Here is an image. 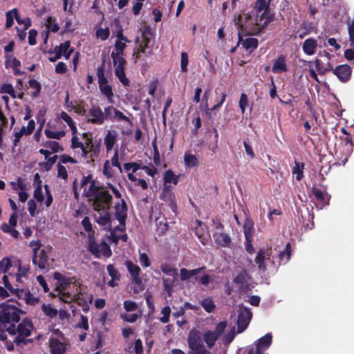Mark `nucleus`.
<instances>
[{
  "label": "nucleus",
  "mask_w": 354,
  "mask_h": 354,
  "mask_svg": "<svg viewBox=\"0 0 354 354\" xmlns=\"http://www.w3.org/2000/svg\"><path fill=\"white\" fill-rule=\"evenodd\" d=\"M127 207L124 199H121V203L115 206V216L119 221L117 229L124 232L125 230V221L127 216Z\"/></svg>",
  "instance_id": "16"
},
{
  "label": "nucleus",
  "mask_w": 354,
  "mask_h": 354,
  "mask_svg": "<svg viewBox=\"0 0 354 354\" xmlns=\"http://www.w3.org/2000/svg\"><path fill=\"white\" fill-rule=\"evenodd\" d=\"M241 42L243 47L248 51L250 53L253 52L258 46V40L256 38H246L245 39H242L241 37V34L239 33V41L238 44Z\"/></svg>",
  "instance_id": "30"
},
{
  "label": "nucleus",
  "mask_w": 354,
  "mask_h": 354,
  "mask_svg": "<svg viewBox=\"0 0 354 354\" xmlns=\"http://www.w3.org/2000/svg\"><path fill=\"white\" fill-rule=\"evenodd\" d=\"M59 336L50 337L49 339V347L50 354H63L66 352L68 345V340L63 334L57 330Z\"/></svg>",
  "instance_id": "10"
},
{
  "label": "nucleus",
  "mask_w": 354,
  "mask_h": 354,
  "mask_svg": "<svg viewBox=\"0 0 354 354\" xmlns=\"http://www.w3.org/2000/svg\"><path fill=\"white\" fill-rule=\"evenodd\" d=\"M19 320V309L9 304L0 306V324H11Z\"/></svg>",
  "instance_id": "7"
},
{
  "label": "nucleus",
  "mask_w": 354,
  "mask_h": 354,
  "mask_svg": "<svg viewBox=\"0 0 354 354\" xmlns=\"http://www.w3.org/2000/svg\"><path fill=\"white\" fill-rule=\"evenodd\" d=\"M252 314L248 308L245 307L240 308L237 321L239 333H242L247 328L252 318Z\"/></svg>",
  "instance_id": "20"
},
{
  "label": "nucleus",
  "mask_w": 354,
  "mask_h": 354,
  "mask_svg": "<svg viewBox=\"0 0 354 354\" xmlns=\"http://www.w3.org/2000/svg\"><path fill=\"white\" fill-rule=\"evenodd\" d=\"M188 55L186 53L183 52L181 53V60H180V68L183 72H186L187 71V67L188 65Z\"/></svg>",
  "instance_id": "64"
},
{
  "label": "nucleus",
  "mask_w": 354,
  "mask_h": 354,
  "mask_svg": "<svg viewBox=\"0 0 354 354\" xmlns=\"http://www.w3.org/2000/svg\"><path fill=\"white\" fill-rule=\"evenodd\" d=\"M304 168V164L295 161V166L292 169V174H296V179L301 180L303 178V171Z\"/></svg>",
  "instance_id": "45"
},
{
  "label": "nucleus",
  "mask_w": 354,
  "mask_h": 354,
  "mask_svg": "<svg viewBox=\"0 0 354 354\" xmlns=\"http://www.w3.org/2000/svg\"><path fill=\"white\" fill-rule=\"evenodd\" d=\"M18 187L21 189V191L19 192V199L21 202L24 203L28 197V194L24 190V185L21 180V179L18 180Z\"/></svg>",
  "instance_id": "57"
},
{
  "label": "nucleus",
  "mask_w": 354,
  "mask_h": 354,
  "mask_svg": "<svg viewBox=\"0 0 354 354\" xmlns=\"http://www.w3.org/2000/svg\"><path fill=\"white\" fill-rule=\"evenodd\" d=\"M214 238L217 243L223 246L227 245L230 242V238L229 236L221 231L216 232L214 234Z\"/></svg>",
  "instance_id": "38"
},
{
  "label": "nucleus",
  "mask_w": 354,
  "mask_h": 354,
  "mask_svg": "<svg viewBox=\"0 0 354 354\" xmlns=\"http://www.w3.org/2000/svg\"><path fill=\"white\" fill-rule=\"evenodd\" d=\"M35 127V122L33 120H30L28 122V125L26 127H22L21 130L25 135H29L33 131Z\"/></svg>",
  "instance_id": "63"
},
{
  "label": "nucleus",
  "mask_w": 354,
  "mask_h": 354,
  "mask_svg": "<svg viewBox=\"0 0 354 354\" xmlns=\"http://www.w3.org/2000/svg\"><path fill=\"white\" fill-rule=\"evenodd\" d=\"M46 26L49 30H51L53 32H55L59 30L58 24L55 23V19L51 17H49L47 19Z\"/></svg>",
  "instance_id": "59"
},
{
  "label": "nucleus",
  "mask_w": 354,
  "mask_h": 354,
  "mask_svg": "<svg viewBox=\"0 0 354 354\" xmlns=\"http://www.w3.org/2000/svg\"><path fill=\"white\" fill-rule=\"evenodd\" d=\"M124 55V53H111V57L115 66V74L116 77L123 85L129 86V80L126 77L124 73L126 61Z\"/></svg>",
  "instance_id": "6"
},
{
  "label": "nucleus",
  "mask_w": 354,
  "mask_h": 354,
  "mask_svg": "<svg viewBox=\"0 0 354 354\" xmlns=\"http://www.w3.org/2000/svg\"><path fill=\"white\" fill-rule=\"evenodd\" d=\"M110 32L108 28H99L96 30V37L102 41H104L108 39L109 37Z\"/></svg>",
  "instance_id": "54"
},
{
  "label": "nucleus",
  "mask_w": 354,
  "mask_h": 354,
  "mask_svg": "<svg viewBox=\"0 0 354 354\" xmlns=\"http://www.w3.org/2000/svg\"><path fill=\"white\" fill-rule=\"evenodd\" d=\"M60 118L68 124L71 131H73V133H75L77 131V128L75 127L74 121L71 118V116L66 112L62 111L60 113Z\"/></svg>",
  "instance_id": "46"
},
{
  "label": "nucleus",
  "mask_w": 354,
  "mask_h": 354,
  "mask_svg": "<svg viewBox=\"0 0 354 354\" xmlns=\"http://www.w3.org/2000/svg\"><path fill=\"white\" fill-rule=\"evenodd\" d=\"M178 182V176H176L171 170H167L164 176V189L167 191L171 187L168 183H174L176 185Z\"/></svg>",
  "instance_id": "33"
},
{
  "label": "nucleus",
  "mask_w": 354,
  "mask_h": 354,
  "mask_svg": "<svg viewBox=\"0 0 354 354\" xmlns=\"http://www.w3.org/2000/svg\"><path fill=\"white\" fill-rule=\"evenodd\" d=\"M70 41H67L59 46H55V48H59L60 55L64 57L66 59H69L71 53L73 52V49L70 48Z\"/></svg>",
  "instance_id": "35"
},
{
  "label": "nucleus",
  "mask_w": 354,
  "mask_h": 354,
  "mask_svg": "<svg viewBox=\"0 0 354 354\" xmlns=\"http://www.w3.org/2000/svg\"><path fill=\"white\" fill-rule=\"evenodd\" d=\"M250 277L245 270H241L235 277L233 281L237 286L240 294L245 293L250 290Z\"/></svg>",
  "instance_id": "14"
},
{
  "label": "nucleus",
  "mask_w": 354,
  "mask_h": 354,
  "mask_svg": "<svg viewBox=\"0 0 354 354\" xmlns=\"http://www.w3.org/2000/svg\"><path fill=\"white\" fill-rule=\"evenodd\" d=\"M103 174L107 178H112L113 176V170L112 169L109 160H106L103 167Z\"/></svg>",
  "instance_id": "61"
},
{
  "label": "nucleus",
  "mask_w": 354,
  "mask_h": 354,
  "mask_svg": "<svg viewBox=\"0 0 354 354\" xmlns=\"http://www.w3.org/2000/svg\"><path fill=\"white\" fill-rule=\"evenodd\" d=\"M313 194L315 196V198L318 200L322 202V205H324L326 204H328L329 197L327 194H325L322 192L321 190H319L317 189H313Z\"/></svg>",
  "instance_id": "49"
},
{
  "label": "nucleus",
  "mask_w": 354,
  "mask_h": 354,
  "mask_svg": "<svg viewBox=\"0 0 354 354\" xmlns=\"http://www.w3.org/2000/svg\"><path fill=\"white\" fill-rule=\"evenodd\" d=\"M1 93H8L13 98L16 97L15 91L13 86L10 84H5L2 85L0 89Z\"/></svg>",
  "instance_id": "56"
},
{
  "label": "nucleus",
  "mask_w": 354,
  "mask_h": 354,
  "mask_svg": "<svg viewBox=\"0 0 354 354\" xmlns=\"http://www.w3.org/2000/svg\"><path fill=\"white\" fill-rule=\"evenodd\" d=\"M32 329L33 325L32 322L29 319H24L17 326V327L11 324L6 330L10 335H17L15 338L14 342L17 344H20L24 341L25 337H28L30 335Z\"/></svg>",
  "instance_id": "2"
},
{
  "label": "nucleus",
  "mask_w": 354,
  "mask_h": 354,
  "mask_svg": "<svg viewBox=\"0 0 354 354\" xmlns=\"http://www.w3.org/2000/svg\"><path fill=\"white\" fill-rule=\"evenodd\" d=\"M162 272L167 276L176 278L178 275L177 269L171 266L164 263L160 266Z\"/></svg>",
  "instance_id": "42"
},
{
  "label": "nucleus",
  "mask_w": 354,
  "mask_h": 354,
  "mask_svg": "<svg viewBox=\"0 0 354 354\" xmlns=\"http://www.w3.org/2000/svg\"><path fill=\"white\" fill-rule=\"evenodd\" d=\"M17 267L12 277L15 278L17 288H21L28 285L31 282L32 274L30 266L23 264L21 261L16 263Z\"/></svg>",
  "instance_id": "5"
},
{
  "label": "nucleus",
  "mask_w": 354,
  "mask_h": 354,
  "mask_svg": "<svg viewBox=\"0 0 354 354\" xmlns=\"http://www.w3.org/2000/svg\"><path fill=\"white\" fill-rule=\"evenodd\" d=\"M105 118L104 112H102L100 107L93 106L88 111V122L96 124H102L104 123Z\"/></svg>",
  "instance_id": "24"
},
{
  "label": "nucleus",
  "mask_w": 354,
  "mask_h": 354,
  "mask_svg": "<svg viewBox=\"0 0 354 354\" xmlns=\"http://www.w3.org/2000/svg\"><path fill=\"white\" fill-rule=\"evenodd\" d=\"M333 73L340 80L346 82L351 77V69L348 65H340L335 68Z\"/></svg>",
  "instance_id": "28"
},
{
  "label": "nucleus",
  "mask_w": 354,
  "mask_h": 354,
  "mask_svg": "<svg viewBox=\"0 0 354 354\" xmlns=\"http://www.w3.org/2000/svg\"><path fill=\"white\" fill-rule=\"evenodd\" d=\"M256 12L269 10V4L266 0H257L255 3Z\"/></svg>",
  "instance_id": "53"
},
{
  "label": "nucleus",
  "mask_w": 354,
  "mask_h": 354,
  "mask_svg": "<svg viewBox=\"0 0 354 354\" xmlns=\"http://www.w3.org/2000/svg\"><path fill=\"white\" fill-rule=\"evenodd\" d=\"M41 310L45 315L50 318L55 317L58 314L57 309L54 308L50 304H44L41 306Z\"/></svg>",
  "instance_id": "41"
},
{
  "label": "nucleus",
  "mask_w": 354,
  "mask_h": 354,
  "mask_svg": "<svg viewBox=\"0 0 354 354\" xmlns=\"http://www.w3.org/2000/svg\"><path fill=\"white\" fill-rule=\"evenodd\" d=\"M272 71L274 73H281V72L286 71V64L285 59L283 57H280L277 59L272 66Z\"/></svg>",
  "instance_id": "39"
},
{
  "label": "nucleus",
  "mask_w": 354,
  "mask_h": 354,
  "mask_svg": "<svg viewBox=\"0 0 354 354\" xmlns=\"http://www.w3.org/2000/svg\"><path fill=\"white\" fill-rule=\"evenodd\" d=\"M1 230L4 232L9 233L12 237L17 238L19 235V233L17 230L13 228L12 226H10L9 225L4 223L1 226Z\"/></svg>",
  "instance_id": "55"
},
{
  "label": "nucleus",
  "mask_w": 354,
  "mask_h": 354,
  "mask_svg": "<svg viewBox=\"0 0 354 354\" xmlns=\"http://www.w3.org/2000/svg\"><path fill=\"white\" fill-rule=\"evenodd\" d=\"M104 114L106 118H109L112 121H124L131 124V121L129 117L126 116L122 112L112 106H107L104 109Z\"/></svg>",
  "instance_id": "22"
},
{
  "label": "nucleus",
  "mask_w": 354,
  "mask_h": 354,
  "mask_svg": "<svg viewBox=\"0 0 354 354\" xmlns=\"http://www.w3.org/2000/svg\"><path fill=\"white\" fill-rule=\"evenodd\" d=\"M71 145L73 149L80 148L82 151V154L83 156H86L87 155V151L84 147V145L79 140V139L76 136H73L71 140Z\"/></svg>",
  "instance_id": "52"
},
{
  "label": "nucleus",
  "mask_w": 354,
  "mask_h": 354,
  "mask_svg": "<svg viewBox=\"0 0 354 354\" xmlns=\"http://www.w3.org/2000/svg\"><path fill=\"white\" fill-rule=\"evenodd\" d=\"M152 53L153 50L151 48H147L145 46L141 43L135 49L133 56L134 61L137 62L138 59H142L143 57H147Z\"/></svg>",
  "instance_id": "29"
},
{
  "label": "nucleus",
  "mask_w": 354,
  "mask_h": 354,
  "mask_svg": "<svg viewBox=\"0 0 354 354\" xmlns=\"http://www.w3.org/2000/svg\"><path fill=\"white\" fill-rule=\"evenodd\" d=\"M185 164L188 167H196L198 164L196 156L191 153H185L184 156Z\"/></svg>",
  "instance_id": "43"
},
{
  "label": "nucleus",
  "mask_w": 354,
  "mask_h": 354,
  "mask_svg": "<svg viewBox=\"0 0 354 354\" xmlns=\"http://www.w3.org/2000/svg\"><path fill=\"white\" fill-rule=\"evenodd\" d=\"M142 44L145 46L147 48H151L149 44L151 41L153 39V35L151 30L147 27H144L141 29Z\"/></svg>",
  "instance_id": "36"
},
{
  "label": "nucleus",
  "mask_w": 354,
  "mask_h": 354,
  "mask_svg": "<svg viewBox=\"0 0 354 354\" xmlns=\"http://www.w3.org/2000/svg\"><path fill=\"white\" fill-rule=\"evenodd\" d=\"M129 42L130 41L115 40L114 49L113 50L112 53H124V50L127 47V43Z\"/></svg>",
  "instance_id": "50"
},
{
  "label": "nucleus",
  "mask_w": 354,
  "mask_h": 354,
  "mask_svg": "<svg viewBox=\"0 0 354 354\" xmlns=\"http://www.w3.org/2000/svg\"><path fill=\"white\" fill-rule=\"evenodd\" d=\"M110 205L106 209H102L97 211V214L95 216L96 222L103 227L104 230H111L112 227V221H111V216L108 212Z\"/></svg>",
  "instance_id": "21"
},
{
  "label": "nucleus",
  "mask_w": 354,
  "mask_h": 354,
  "mask_svg": "<svg viewBox=\"0 0 354 354\" xmlns=\"http://www.w3.org/2000/svg\"><path fill=\"white\" fill-rule=\"evenodd\" d=\"M88 250L96 257L103 255L109 257L111 254V250L105 242L97 243L91 237L89 238Z\"/></svg>",
  "instance_id": "15"
},
{
  "label": "nucleus",
  "mask_w": 354,
  "mask_h": 354,
  "mask_svg": "<svg viewBox=\"0 0 354 354\" xmlns=\"http://www.w3.org/2000/svg\"><path fill=\"white\" fill-rule=\"evenodd\" d=\"M204 269H205V267H201V268L193 269V270H187L185 268H181L180 270V279L182 281L189 279L191 277L195 276L196 274L200 273Z\"/></svg>",
  "instance_id": "34"
},
{
  "label": "nucleus",
  "mask_w": 354,
  "mask_h": 354,
  "mask_svg": "<svg viewBox=\"0 0 354 354\" xmlns=\"http://www.w3.org/2000/svg\"><path fill=\"white\" fill-rule=\"evenodd\" d=\"M75 288V281L73 278H64L59 283H57V289L59 291V297H66V292L68 288Z\"/></svg>",
  "instance_id": "26"
},
{
  "label": "nucleus",
  "mask_w": 354,
  "mask_h": 354,
  "mask_svg": "<svg viewBox=\"0 0 354 354\" xmlns=\"http://www.w3.org/2000/svg\"><path fill=\"white\" fill-rule=\"evenodd\" d=\"M28 84L30 88L35 90L32 93V96L34 97H37L41 91L40 84L36 80H30Z\"/></svg>",
  "instance_id": "60"
},
{
  "label": "nucleus",
  "mask_w": 354,
  "mask_h": 354,
  "mask_svg": "<svg viewBox=\"0 0 354 354\" xmlns=\"http://www.w3.org/2000/svg\"><path fill=\"white\" fill-rule=\"evenodd\" d=\"M272 20L270 10L256 12L255 25L257 27L252 30V34H259Z\"/></svg>",
  "instance_id": "12"
},
{
  "label": "nucleus",
  "mask_w": 354,
  "mask_h": 354,
  "mask_svg": "<svg viewBox=\"0 0 354 354\" xmlns=\"http://www.w3.org/2000/svg\"><path fill=\"white\" fill-rule=\"evenodd\" d=\"M5 64L6 68L11 67L12 68H16V67L20 66L21 63L12 55L8 54L6 55Z\"/></svg>",
  "instance_id": "44"
},
{
  "label": "nucleus",
  "mask_w": 354,
  "mask_h": 354,
  "mask_svg": "<svg viewBox=\"0 0 354 354\" xmlns=\"http://www.w3.org/2000/svg\"><path fill=\"white\" fill-rule=\"evenodd\" d=\"M322 59H316L315 60V66L321 74H324L327 71L333 69V64L330 63L331 55L326 51H324L322 54H320Z\"/></svg>",
  "instance_id": "18"
},
{
  "label": "nucleus",
  "mask_w": 354,
  "mask_h": 354,
  "mask_svg": "<svg viewBox=\"0 0 354 354\" xmlns=\"http://www.w3.org/2000/svg\"><path fill=\"white\" fill-rule=\"evenodd\" d=\"M97 75L100 91L106 95L108 102L112 103L114 95L111 86L109 84L107 79L104 77L103 70L98 68Z\"/></svg>",
  "instance_id": "13"
},
{
  "label": "nucleus",
  "mask_w": 354,
  "mask_h": 354,
  "mask_svg": "<svg viewBox=\"0 0 354 354\" xmlns=\"http://www.w3.org/2000/svg\"><path fill=\"white\" fill-rule=\"evenodd\" d=\"M20 260L14 259L10 257H4L0 261V272L4 273L7 276H12L16 269V263L19 262Z\"/></svg>",
  "instance_id": "19"
},
{
  "label": "nucleus",
  "mask_w": 354,
  "mask_h": 354,
  "mask_svg": "<svg viewBox=\"0 0 354 354\" xmlns=\"http://www.w3.org/2000/svg\"><path fill=\"white\" fill-rule=\"evenodd\" d=\"M176 279V278H174V277H171V278L163 277L162 278L164 289L169 295H171L173 291V287H174V284Z\"/></svg>",
  "instance_id": "47"
},
{
  "label": "nucleus",
  "mask_w": 354,
  "mask_h": 354,
  "mask_svg": "<svg viewBox=\"0 0 354 354\" xmlns=\"http://www.w3.org/2000/svg\"><path fill=\"white\" fill-rule=\"evenodd\" d=\"M188 346L190 350L189 354H213L205 348L201 333L196 329L189 331L187 336Z\"/></svg>",
  "instance_id": "3"
},
{
  "label": "nucleus",
  "mask_w": 354,
  "mask_h": 354,
  "mask_svg": "<svg viewBox=\"0 0 354 354\" xmlns=\"http://www.w3.org/2000/svg\"><path fill=\"white\" fill-rule=\"evenodd\" d=\"M4 286L8 289L12 294L15 295L18 299H24L27 304L35 305L39 302V298L34 297L28 289L23 288H14L6 275L2 277Z\"/></svg>",
  "instance_id": "4"
},
{
  "label": "nucleus",
  "mask_w": 354,
  "mask_h": 354,
  "mask_svg": "<svg viewBox=\"0 0 354 354\" xmlns=\"http://www.w3.org/2000/svg\"><path fill=\"white\" fill-rule=\"evenodd\" d=\"M243 232L245 239H252L254 235V223L252 220L247 218L245 219L243 224Z\"/></svg>",
  "instance_id": "37"
},
{
  "label": "nucleus",
  "mask_w": 354,
  "mask_h": 354,
  "mask_svg": "<svg viewBox=\"0 0 354 354\" xmlns=\"http://www.w3.org/2000/svg\"><path fill=\"white\" fill-rule=\"evenodd\" d=\"M45 194L43 192L42 188L40 185H38L34 191V198L39 203H44L46 207H49L53 202V196L48 190V186L45 185Z\"/></svg>",
  "instance_id": "23"
},
{
  "label": "nucleus",
  "mask_w": 354,
  "mask_h": 354,
  "mask_svg": "<svg viewBox=\"0 0 354 354\" xmlns=\"http://www.w3.org/2000/svg\"><path fill=\"white\" fill-rule=\"evenodd\" d=\"M15 17L16 20L18 23H20V19L17 16V10L16 9H13L12 10H10L6 13V26L7 28H10L13 24V18Z\"/></svg>",
  "instance_id": "40"
},
{
  "label": "nucleus",
  "mask_w": 354,
  "mask_h": 354,
  "mask_svg": "<svg viewBox=\"0 0 354 354\" xmlns=\"http://www.w3.org/2000/svg\"><path fill=\"white\" fill-rule=\"evenodd\" d=\"M49 258L48 252L45 249L38 250V247L34 249L32 262L39 268L44 270L48 268Z\"/></svg>",
  "instance_id": "17"
},
{
  "label": "nucleus",
  "mask_w": 354,
  "mask_h": 354,
  "mask_svg": "<svg viewBox=\"0 0 354 354\" xmlns=\"http://www.w3.org/2000/svg\"><path fill=\"white\" fill-rule=\"evenodd\" d=\"M201 305L204 308V309L208 313H211L215 307L212 301L209 299H206L202 301Z\"/></svg>",
  "instance_id": "62"
},
{
  "label": "nucleus",
  "mask_w": 354,
  "mask_h": 354,
  "mask_svg": "<svg viewBox=\"0 0 354 354\" xmlns=\"http://www.w3.org/2000/svg\"><path fill=\"white\" fill-rule=\"evenodd\" d=\"M66 293V297L59 296V299L65 303L75 301L79 304H84L92 301V297L90 295H87L84 299H82L83 295L80 292V287L77 283H75V288H68Z\"/></svg>",
  "instance_id": "8"
},
{
  "label": "nucleus",
  "mask_w": 354,
  "mask_h": 354,
  "mask_svg": "<svg viewBox=\"0 0 354 354\" xmlns=\"http://www.w3.org/2000/svg\"><path fill=\"white\" fill-rule=\"evenodd\" d=\"M271 249L260 250L255 258V263L258 265V268L261 271L266 270V266L264 263L266 260H270Z\"/></svg>",
  "instance_id": "25"
},
{
  "label": "nucleus",
  "mask_w": 354,
  "mask_h": 354,
  "mask_svg": "<svg viewBox=\"0 0 354 354\" xmlns=\"http://www.w3.org/2000/svg\"><path fill=\"white\" fill-rule=\"evenodd\" d=\"M271 343L272 335L270 333H267L258 340L256 354H263L264 351L270 346Z\"/></svg>",
  "instance_id": "27"
},
{
  "label": "nucleus",
  "mask_w": 354,
  "mask_h": 354,
  "mask_svg": "<svg viewBox=\"0 0 354 354\" xmlns=\"http://www.w3.org/2000/svg\"><path fill=\"white\" fill-rule=\"evenodd\" d=\"M44 147L50 149L53 152H59L62 150V148L59 144L56 141H46L44 144Z\"/></svg>",
  "instance_id": "58"
},
{
  "label": "nucleus",
  "mask_w": 354,
  "mask_h": 354,
  "mask_svg": "<svg viewBox=\"0 0 354 354\" xmlns=\"http://www.w3.org/2000/svg\"><path fill=\"white\" fill-rule=\"evenodd\" d=\"M317 46V41L313 38H308L303 43L302 49L306 55H313L315 53Z\"/></svg>",
  "instance_id": "32"
},
{
  "label": "nucleus",
  "mask_w": 354,
  "mask_h": 354,
  "mask_svg": "<svg viewBox=\"0 0 354 354\" xmlns=\"http://www.w3.org/2000/svg\"><path fill=\"white\" fill-rule=\"evenodd\" d=\"M226 326L225 322H220L214 330H207L203 334V339L209 348H212L215 344L216 340L224 332Z\"/></svg>",
  "instance_id": "11"
},
{
  "label": "nucleus",
  "mask_w": 354,
  "mask_h": 354,
  "mask_svg": "<svg viewBox=\"0 0 354 354\" xmlns=\"http://www.w3.org/2000/svg\"><path fill=\"white\" fill-rule=\"evenodd\" d=\"M117 137L118 133L115 130L108 131L104 140L106 152L112 150L117 141Z\"/></svg>",
  "instance_id": "31"
},
{
  "label": "nucleus",
  "mask_w": 354,
  "mask_h": 354,
  "mask_svg": "<svg viewBox=\"0 0 354 354\" xmlns=\"http://www.w3.org/2000/svg\"><path fill=\"white\" fill-rule=\"evenodd\" d=\"M83 194L88 198L93 209L98 211L111 205V195L104 188L100 189L91 177H84L82 181Z\"/></svg>",
  "instance_id": "1"
},
{
  "label": "nucleus",
  "mask_w": 354,
  "mask_h": 354,
  "mask_svg": "<svg viewBox=\"0 0 354 354\" xmlns=\"http://www.w3.org/2000/svg\"><path fill=\"white\" fill-rule=\"evenodd\" d=\"M44 133L47 138L56 140H59L65 136L64 131H55L49 129H45Z\"/></svg>",
  "instance_id": "48"
},
{
  "label": "nucleus",
  "mask_w": 354,
  "mask_h": 354,
  "mask_svg": "<svg viewBox=\"0 0 354 354\" xmlns=\"http://www.w3.org/2000/svg\"><path fill=\"white\" fill-rule=\"evenodd\" d=\"M125 266L132 277V284L135 292H139L144 290L145 286L140 277V268L131 261H127Z\"/></svg>",
  "instance_id": "9"
},
{
  "label": "nucleus",
  "mask_w": 354,
  "mask_h": 354,
  "mask_svg": "<svg viewBox=\"0 0 354 354\" xmlns=\"http://www.w3.org/2000/svg\"><path fill=\"white\" fill-rule=\"evenodd\" d=\"M118 232H122L119 229H117V226H115L113 230L111 232V236L113 241L115 243L118 241V240L122 239L123 241H126L127 240V235L125 234H119Z\"/></svg>",
  "instance_id": "51"
}]
</instances>
